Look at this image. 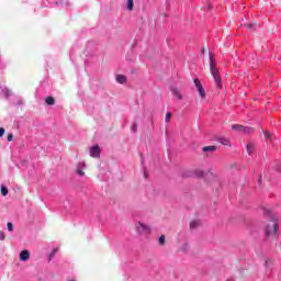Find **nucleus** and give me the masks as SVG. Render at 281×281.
Returning <instances> with one entry per match:
<instances>
[{"label":"nucleus","instance_id":"nucleus-1","mask_svg":"<svg viewBox=\"0 0 281 281\" xmlns=\"http://www.w3.org/2000/svg\"><path fill=\"white\" fill-rule=\"evenodd\" d=\"M210 71L215 80V86L217 87V89H223L221 72L218 71V68H216V59L212 54L210 55Z\"/></svg>","mask_w":281,"mask_h":281},{"label":"nucleus","instance_id":"nucleus-2","mask_svg":"<svg viewBox=\"0 0 281 281\" xmlns=\"http://www.w3.org/2000/svg\"><path fill=\"white\" fill-rule=\"evenodd\" d=\"M232 130L237 131V133H248V135L254 133V127H246L244 125L238 124L232 125Z\"/></svg>","mask_w":281,"mask_h":281},{"label":"nucleus","instance_id":"nucleus-3","mask_svg":"<svg viewBox=\"0 0 281 281\" xmlns=\"http://www.w3.org/2000/svg\"><path fill=\"white\" fill-rule=\"evenodd\" d=\"M280 232V226L277 223H272L271 226H267L265 229L267 238L271 236V234H278Z\"/></svg>","mask_w":281,"mask_h":281},{"label":"nucleus","instance_id":"nucleus-4","mask_svg":"<svg viewBox=\"0 0 281 281\" xmlns=\"http://www.w3.org/2000/svg\"><path fill=\"white\" fill-rule=\"evenodd\" d=\"M101 153H102V149H100L99 145H94L90 147V157H93L94 159H100Z\"/></svg>","mask_w":281,"mask_h":281},{"label":"nucleus","instance_id":"nucleus-5","mask_svg":"<svg viewBox=\"0 0 281 281\" xmlns=\"http://www.w3.org/2000/svg\"><path fill=\"white\" fill-rule=\"evenodd\" d=\"M194 85L198 89V92L200 93V98H202V100H205V89L203 88V83H201L199 79H194Z\"/></svg>","mask_w":281,"mask_h":281},{"label":"nucleus","instance_id":"nucleus-6","mask_svg":"<svg viewBox=\"0 0 281 281\" xmlns=\"http://www.w3.org/2000/svg\"><path fill=\"white\" fill-rule=\"evenodd\" d=\"M136 232H138V234H145V232H148V226H146V224H144L142 222H137L136 223Z\"/></svg>","mask_w":281,"mask_h":281},{"label":"nucleus","instance_id":"nucleus-7","mask_svg":"<svg viewBox=\"0 0 281 281\" xmlns=\"http://www.w3.org/2000/svg\"><path fill=\"white\" fill-rule=\"evenodd\" d=\"M82 168H87V165L85 162H78L76 175H78L79 177H85V170H82Z\"/></svg>","mask_w":281,"mask_h":281},{"label":"nucleus","instance_id":"nucleus-8","mask_svg":"<svg viewBox=\"0 0 281 281\" xmlns=\"http://www.w3.org/2000/svg\"><path fill=\"white\" fill-rule=\"evenodd\" d=\"M20 260L22 262H25V261L30 260V250H22L20 252Z\"/></svg>","mask_w":281,"mask_h":281},{"label":"nucleus","instance_id":"nucleus-9","mask_svg":"<svg viewBox=\"0 0 281 281\" xmlns=\"http://www.w3.org/2000/svg\"><path fill=\"white\" fill-rule=\"evenodd\" d=\"M246 150H247L248 155L252 156L256 150V144H254L251 142L248 143L246 146Z\"/></svg>","mask_w":281,"mask_h":281},{"label":"nucleus","instance_id":"nucleus-10","mask_svg":"<svg viewBox=\"0 0 281 281\" xmlns=\"http://www.w3.org/2000/svg\"><path fill=\"white\" fill-rule=\"evenodd\" d=\"M175 98H177L178 100H183V94L181 93V90L177 89V88H172L171 89Z\"/></svg>","mask_w":281,"mask_h":281},{"label":"nucleus","instance_id":"nucleus-11","mask_svg":"<svg viewBox=\"0 0 281 281\" xmlns=\"http://www.w3.org/2000/svg\"><path fill=\"white\" fill-rule=\"evenodd\" d=\"M257 26H258V23L256 22L245 24V27L248 30V32H256Z\"/></svg>","mask_w":281,"mask_h":281},{"label":"nucleus","instance_id":"nucleus-12","mask_svg":"<svg viewBox=\"0 0 281 281\" xmlns=\"http://www.w3.org/2000/svg\"><path fill=\"white\" fill-rule=\"evenodd\" d=\"M199 227H201V221L194 220L190 223V229H196Z\"/></svg>","mask_w":281,"mask_h":281},{"label":"nucleus","instance_id":"nucleus-13","mask_svg":"<svg viewBox=\"0 0 281 281\" xmlns=\"http://www.w3.org/2000/svg\"><path fill=\"white\" fill-rule=\"evenodd\" d=\"M116 82H119V85H125V82H126V76H124V75H117V76H116Z\"/></svg>","mask_w":281,"mask_h":281},{"label":"nucleus","instance_id":"nucleus-14","mask_svg":"<svg viewBox=\"0 0 281 281\" xmlns=\"http://www.w3.org/2000/svg\"><path fill=\"white\" fill-rule=\"evenodd\" d=\"M203 153H214L216 151V146L212 145V146H205L202 148Z\"/></svg>","mask_w":281,"mask_h":281},{"label":"nucleus","instance_id":"nucleus-15","mask_svg":"<svg viewBox=\"0 0 281 281\" xmlns=\"http://www.w3.org/2000/svg\"><path fill=\"white\" fill-rule=\"evenodd\" d=\"M45 102L48 106H54V104H56V99H54V97H47Z\"/></svg>","mask_w":281,"mask_h":281},{"label":"nucleus","instance_id":"nucleus-16","mask_svg":"<svg viewBox=\"0 0 281 281\" xmlns=\"http://www.w3.org/2000/svg\"><path fill=\"white\" fill-rule=\"evenodd\" d=\"M220 144H222L223 146H232V143L227 138H221Z\"/></svg>","mask_w":281,"mask_h":281},{"label":"nucleus","instance_id":"nucleus-17","mask_svg":"<svg viewBox=\"0 0 281 281\" xmlns=\"http://www.w3.org/2000/svg\"><path fill=\"white\" fill-rule=\"evenodd\" d=\"M0 192L2 196H8V188L5 186H1Z\"/></svg>","mask_w":281,"mask_h":281},{"label":"nucleus","instance_id":"nucleus-18","mask_svg":"<svg viewBox=\"0 0 281 281\" xmlns=\"http://www.w3.org/2000/svg\"><path fill=\"white\" fill-rule=\"evenodd\" d=\"M135 5V2L133 0H127V10L132 11Z\"/></svg>","mask_w":281,"mask_h":281},{"label":"nucleus","instance_id":"nucleus-19","mask_svg":"<svg viewBox=\"0 0 281 281\" xmlns=\"http://www.w3.org/2000/svg\"><path fill=\"white\" fill-rule=\"evenodd\" d=\"M7 229H8V232H14V226L12 225L11 222L7 223Z\"/></svg>","mask_w":281,"mask_h":281},{"label":"nucleus","instance_id":"nucleus-20","mask_svg":"<svg viewBox=\"0 0 281 281\" xmlns=\"http://www.w3.org/2000/svg\"><path fill=\"white\" fill-rule=\"evenodd\" d=\"M159 245H166V236L161 235L158 239Z\"/></svg>","mask_w":281,"mask_h":281},{"label":"nucleus","instance_id":"nucleus-21","mask_svg":"<svg viewBox=\"0 0 281 281\" xmlns=\"http://www.w3.org/2000/svg\"><path fill=\"white\" fill-rule=\"evenodd\" d=\"M195 175H196V177H204L205 172H203V170H201V169H196Z\"/></svg>","mask_w":281,"mask_h":281},{"label":"nucleus","instance_id":"nucleus-22","mask_svg":"<svg viewBox=\"0 0 281 281\" xmlns=\"http://www.w3.org/2000/svg\"><path fill=\"white\" fill-rule=\"evenodd\" d=\"M171 117H172V113L167 112L165 117L166 122H170Z\"/></svg>","mask_w":281,"mask_h":281},{"label":"nucleus","instance_id":"nucleus-23","mask_svg":"<svg viewBox=\"0 0 281 281\" xmlns=\"http://www.w3.org/2000/svg\"><path fill=\"white\" fill-rule=\"evenodd\" d=\"M263 135H265L266 139H271V133L265 132Z\"/></svg>","mask_w":281,"mask_h":281},{"label":"nucleus","instance_id":"nucleus-24","mask_svg":"<svg viewBox=\"0 0 281 281\" xmlns=\"http://www.w3.org/2000/svg\"><path fill=\"white\" fill-rule=\"evenodd\" d=\"M5 135V128L0 127V137H3Z\"/></svg>","mask_w":281,"mask_h":281},{"label":"nucleus","instance_id":"nucleus-25","mask_svg":"<svg viewBox=\"0 0 281 281\" xmlns=\"http://www.w3.org/2000/svg\"><path fill=\"white\" fill-rule=\"evenodd\" d=\"M0 240H5V233L4 232H0Z\"/></svg>","mask_w":281,"mask_h":281},{"label":"nucleus","instance_id":"nucleus-26","mask_svg":"<svg viewBox=\"0 0 281 281\" xmlns=\"http://www.w3.org/2000/svg\"><path fill=\"white\" fill-rule=\"evenodd\" d=\"M8 142H12V139H14V135L12 134H9L8 137H7Z\"/></svg>","mask_w":281,"mask_h":281},{"label":"nucleus","instance_id":"nucleus-27","mask_svg":"<svg viewBox=\"0 0 281 281\" xmlns=\"http://www.w3.org/2000/svg\"><path fill=\"white\" fill-rule=\"evenodd\" d=\"M132 130L135 132L137 131V125H133Z\"/></svg>","mask_w":281,"mask_h":281},{"label":"nucleus","instance_id":"nucleus-28","mask_svg":"<svg viewBox=\"0 0 281 281\" xmlns=\"http://www.w3.org/2000/svg\"><path fill=\"white\" fill-rule=\"evenodd\" d=\"M54 254H56V250H53L52 256H54Z\"/></svg>","mask_w":281,"mask_h":281},{"label":"nucleus","instance_id":"nucleus-29","mask_svg":"<svg viewBox=\"0 0 281 281\" xmlns=\"http://www.w3.org/2000/svg\"><path fill=\"white\" fill-rule=\"evenodd\" d=\"M266 265H269V260L266 261Z\"/></svg>","mask_w":281,"mask_h":281}]
</instances>
